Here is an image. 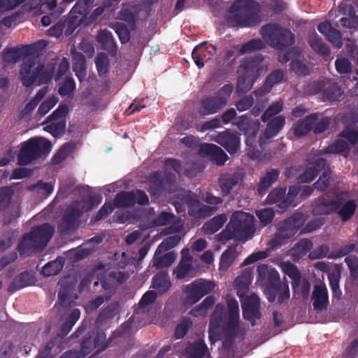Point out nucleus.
<instances>
[{"label":"nucleus","instance_id":"f257e3e1","mask_svg":"<svg viewBox=\"0 0 358 358\" xmlns=\"http://www.w3.org/2000/svg\"><path fill=\"white\" fill-rule=\"evenodd\" d=\"M37 64V58L31 57L26 59L21 65L20 79L22 84L31 87L33 85L48 84L55 73L53 64Z\"/></svg>","mask_w":358,"mask_h":358},{"label":"nucleus","instance_id":"f03ea898","mask_svg":"<svg viewBox=\"0 0 358 358\" xmlns=\"http://www.w3.org/2000/svg\"><path fill=\"white\" fill-rule=\"evenodd\" d=\"M261 5L254 0H238L230 8L233 13L228 22L234 27H254L261 22Z\"/></svg>","mask_w":358,"mask_h":358},{"label":"nucleus","instance_id":"7ed1b4c3","mask_svg":"<svg viewBox=\"0 0 358 358\" xmlns=\"http://www.w3.org/2000/svg\"><path fill=\"white\" fill-rule=\"evenodd\" d=\"M239 306L235 299L227 301V309L224 304L219 303L215 306L213 317L219 322L224 320L223 331L227 340L233 342L239 331Z\"/></svg>","mask_w":358,"mask_h":358},{"label":"nucleus","instance_id":"20e7f679","mask_svg":"<svg viewBox=\"0 0 358 358\" xmlns=\"http://www.w3.org/2000/svg\"><path fill=\"white\" fill-rule=\"evenodd\" d=\"M52 149L51 142L43 137L31 138L22 144L17 156V164L27 166L48 154Z\"/></svg>","mask_w":358,"mask_h":358},{"label":"nucleus","instance_id":"39448f33","mask_svg":"<svg viewBox=\"0 0 358 358\" xmlns=\"http://www.w3.org/2000/svg\"><path fill=\"white\" fill-rule=\"evenodd\" d=\"M259 32L264 41L276 50H282L295 42L294 34L277 23L264 24Z\"/></svg>","mask_w":358,"mask_h":358},{"label":"nucleus","instance_id":"423d86ee","mask_svg":"<svg viewBox=\"0 0 358 358\" xmlns=\"http://www.w3.org/2000/svg\"><path fill=\"white\" fill-rule=\"evenodd\" d=\"M305 222L304 215L296 212L283 222L278 224V231L275 234L272 243L273 246L282 245L285 240L294 236Z\"/></svg>","mask_w":358,"mask_h":358},{"label":"nucleus","instance_id":"0eeeda50","mask_svg":"<svg viewBox=\"0 0 358 358\" xmlns=\"http://www.w3.org/2000/svg\"><path fill=\"white\" fill-rule=\"evenodd\" d=\"M69 108L66 104L61 103L42 123L45 125L44 131L50 134L54 138H59L64 135L66 129V116Z\"/></svg>","mask_w":358,"mask_h":358},{"label":"nucleus","instance_id":"6e6552de","mask_svg":"<svg viewBox=\"0 0 358 358\" xmlns=\"http://www.w3.org/2000/svg\"><path fill=\"white\" fill-rule=\"evenodd\" d=\"M267 282L268 285L264 292L269 302L273 303L277 299L278 303L282 304L289 299L288 282H281L279 273L276 271L269 274Z\"/></svg>","mask_w":358,"mask_h":358},{"label":"nucleus","instance_id":"1a4fd4ad","mask_svg":"<svg viewBox=\"0 0 358 358\" xmlns=\"http://www.w3.org/2000/svg\"><path fill=\"white\" fill-rule=\"evenodd\" d=\"M229 222L237 241H248L255 231L254 217L247 213H234Z\"/></svg>","mask_w":358,"mask_h":358},{"label":"nucleus","instance_id":"9d476101","mask_svg":"<svg viewBox=\"0 0 358 358\" xmlns=\"http://www.w3.org/2000/svg\"><path fill=\"white\" fill-rule=\"evenodd\" d=\"M215 287L213 282L203 278L196 279L185 285L182 291L186 294V303L193 305L197 303L203 296L210 293Z\"/></svg>","mask_w":358,"mask_h":358},{"label":"nucleus","instance_id":"9b49d317","mask_svg":"<svg viewBox=\"0 0 358 358\" xmlns=\"http://www.w3.org/2000/svg\"><path fill=\"white\" fill-rule=\"evenodd\" d=\"M113 202L115 208L133 207L136 203L145 206L149 203V198L141 189L122 191L115 195Z\"/></svg>","mask_w":358,"mask_h":358},{"label":"nucleus","instance_id":"f8f14e48","mask_svg":"<svg viewBox=\"0 0 358 358\" xmlns=\"http://www.w3.org/2000/svg\"><path fill=\"white\" fill-rule=\"evenodd\" d=\"M264 60V56L260 54L245 57L241 61V64L238 66V72L257 80L266 71Z\"/></svg>","mask_w":358,"mask_h":358},{"label":"nucleus","instance_id":"ddd939ff","mask_svg":"<svg viewBox=\"0 0 358 358\" xmlns=\"http://www.w3.org/2000/svg\"><path fill=\"white\" fill-rule=\"evenodd\" d=\"M182 201L187 206L189 215L196 219L210 217L217 210L215 207L201 203L197 197L192 193L183 196Z\"/></svg>","mask_w":358,"mask_h":358},{"label":"nucleus","instance_id":"4468645a","mask_svg":"<svg viewBox=\"0 0 358 358\" xmlns=\"http://www.w3.org/2000/svg\"><path fill=\"white\" fill-rule=\"evenodd\" d=\"M83 214V209L78 201H73L66 209L63 215L61 227L65 232L75 229L78 224L80 217Z\"/></svg>","mask_w":358,"mask_h":358},{"label":"nucleus","instance_id":"2eb2a0df","mask_svg":"<svg viewBox=\"0 0 358 358\" xmlns=\"http://www.w3.org/2000/svg\"><path fill=\"white\" fill-rule=\"evenodd\" d=\"M343 192L336 195L334 199L328 200L324 197L318 198L313 207V213L316 215H329L338 210L343 203Z\"/></svg>","mask_w":358,"mask_h":358},{"label":"nucleus","instance_id":"dca6fc26","mask_svg":"<svg viewBox=\"0 0 358 358\" xmlns=\"http://www.w3.org/2000/svg\"><path fill=\"white\" fill-rule=\"evenodd\" d=\"M198 154L202 157L208 158L217 166L224 165L229 158L221 148L206 143L200 145Z\"/></svg>","mask_w":358,"mask_h":358},{"label":"nucleus","instance_id":"f3484780","mask_svg":"<svg viewBox=\"0 0 358 358\" xmlns=\"http://www.w3.org/2000/svg\"><path fill=\"white\" fill-rule=\"evenodd\" d=\"M175 179L176 177L173 174H167L162 177L158 171L153 173L150 179L151 194L159 196L164 192H170V186L173 185Z\"/></svg>","mask_w":358,"mask_h":358},{"label":"nucleus","instance_id":"a211bd4d","mask_svg":"<svg viewBox=\"0 0 358 358\" xmlns=\"http://www.w3.org/2000/svg\"><path fill=\"white\" fill-rule=\"evenodd\" d=\"M267 126L264 131L263 136H259L258 143L261 148H262L267 141L275 137L282 129L285 124V117L279 115L274 117L267 121Z\"/></svg>","mask_w":358,"mask_h":358},{"label":"nucleus","instance_id":"6ab92c4d","mask_svg":"<svg viewBox=\"0 0 358 358\" xmlns=\"http://www.w3.org/2000/svg\"><path fill=\"white\" fill-rule=\"evenodd\" d=\"M241 180V175L237 172L221 173L217 182L222 196L229 195Z\"/></svg>","mask_w":358,"mask_h":358},{"label":"nucleus","instance_id":"aec40b11","mask_svg":"<svg viewBox=\"0 0 358 358\" xmlns=\"http://www.w3.org/2000/svg\"><path fill=\"white\" fill-rule=\"evenodd\" d=\"M55 233V228L49 223H44L31 229L29 234L44 249L51 240Z\"/></svg>","mask_w":358,"mask_h":358},{"label":"nucleus","instance_id":"412c9836","mask_svg":"<svg viewBox=\"0 0 358 358\" xmlns=\"http://www.w3.org/2000/svg\"><path fill=\"white\" fill-rule=\"evenodd\" d=\"M216 141L230 154H235L240 147V138L229 130L220 133Z\"/></svg>","mask_w":358,"mask_h":358},{"label":"nucleus","instance_id":"4be33fe9","mask_svg":"<svg viewBox=\"0 0 358 358\" xmlns=\"http://www.w3.org/2000/svg\"><path fill=\"white\" fill-rule=\"evenodd\" d=\"M181 255L182 259L179 264L173 269V274L178 279L193 277L194 270L191 263L192 257L189 255V250L187 248L182 249Z\"/></svg>","mask_w":358,"mask_h":358},{"label":"nucleus","instance_id":"5701e85b","mask_svg":"<svg viewBox=\"0 0 358 358\" xmlns=\"http://www.w3.org/2000/svg\"><path fill=\"white\" fill-rule=\"evenodd\" d=\"M224 107L217 97L210 95L200 100L198 111L201 116H206L220 112Z\"/></svg>","mask_w":358,"mask_h":358},{"label":"nucleus","instance_id":"b1692460","mask_svg":"<svg viewBox=\"0 0 358 358\" xmlns=\"http://www.w3.org/2000/svg\"><path fill=\"white\" fill-rule=\"evenodd\" d=\"M43 249L37 241L29 233L23 235L19 241L17 250L21 256L29 257L32 254L42 251Z\"/></svg>","mask_w":358,"mask_h":358},{"label":"nucleus","instance_id":"393cba45","mask_svg":"<svg viewBox=\"0 0 358 358\" xmlns=\"http://www.w3.org/2000/svg\"><path fill=\"white\" fill-rule=\"evenodd\" d=\"M94 1V0H78L66 19V23L70 26H73L74 29L78 28L79 26H77V23H78L79 19L76 15L82 16L87 15Z\"/></svg>","mask_w":358,"mask_h":358},{"label":"nucleus","instance_id":"a878e982","mask_svg":"<svg viewBox=\"0 0 358 358\" xmlns=\"http://www.w3.org/2000/svg\"><path fill=\"white\" fill-rule=\"evenodd\" d=\"M317 30L324 35L326 38L337 48L343 45L342 35L341 31L334 28L331 22L326 20L317 25Z\"/></svg>","mask_w":358,"mask_h":358},{"label":"nucleus","instance_id":"bb28decb","mask_svg":"<svg viewBox=\"0 0 358 358\" xmlns=\"http://www.w3.org/2000/svg\"><path fill=\"white\" fill-rule=\"evenodd\" d=\"M241 118L242 120L238 122V128L246 137L245 144L252 146L259 130V123L257 121L249 120L245 115H243Z\"/></svg>","mask_w":358,"mask_h":358},{"label":"nucleus","instance_id":"cd10ccee","mask_svg":"<svg viewBox=\"0 0 358 358\" xmlns=\"http://www.w3.org/2000/svg\"><path fill=\"white\" fill-rule=\"evenodd\" d=\"M313 306L317 310H326L329 304L328 291L325 285H317L312 293Z\"/></svg>","mask_w":358,"mask_h":358},{"label":"nucleus","instance_id":"c85d7f7f","mask_svg":"<svg viewBox=\"0 0 358 358\" xmlns=\"http://www.w3.org/2000/svg\"><path fill=\"white\" fill-rule=\"evenodd\" d=\"M313 242L308 238L300 239L294 246L289 250V255L292 259L296 262L310 252L313 248Z\"/></svg>","mask_w":358,"mask_h":358},{"label":"nucleus","instance_id":"c756f323","mask_svg":"<svg viewBox=\"0 0 358 358\" xmlns=\"http://www.w3.org/2000/svg\"><path fill=\"white\" fill-rule=\"evenodd\" d=\"M280 171L278 169H271L267 171L259 180L257 185L258 194L264 195L268 189L275 183L279 178Z\"/></svg>","mask_w":358,"mask_h":358},{"label":"nucleus","instance_id":"7c9ffc66","mask_svg":"<svg viewBox=\"0 0 358 358\" xmlns=\"http://www.w3.org/2000/svg\"><path fill=\"white\" fill-rule=\"evenodd\" d=\"M186 358H203L208 353V348L205 342L199 339L189 343L185 349Z\"/></svg>","mask_w":358,"mask_h":358},{"label":"nucleus","instance_id":"2f4dec72","mask_svg":"<svg viewBox=\"0 0 358 358\" xmlns=\"http://www.w3.org/2000/svg\"><path fill=\"white\" fill-rule=\"evenodd\" d=\"M34 282V278L33 275L25 271L15 276L8 286V290L9 292L13 293L17 290L31 285Z\"/></svg>","mask_w":358,"mask_h":358},{"label":"nucleus","instance_id":"473e14b6","mask_svg":"<svg viewBox=\"0 0 358 358\" xmlns=\"http://www.w3.org/2000/svg\"><path fill=\"white\" fill-rule=\"evenodd\" d=\"M318 120V115L313 113L305 119L299 120L294 127V134L297 137H302L308 134L313 128V125Z\"/></svg>","mask_w":358,"mask_h":358},{"label":"nucleus","instance_id":"72a5a7b5","mask_svg":"<svg viewBox=\"0 0 358 358\" xmlns=\"http://www.w3.org/2000/svg\"><path fill=\"white\" fill-rule=\"evenodd\" d=\"M282 268L285 274L288 275L292 280V287L293 292H299V287L301 282V274L296 266L289 262H287L282 264Z\"/></svg>","mask_w":358,"mask_h":358},{"label":"nucleus","instance_id":"f704fd0d","mask_svg":"<svg viewBox=\"0 0 358 358\" xmlns=\"http://www.w3.org/2000/svg\"><path fill=\"white\" fill-rule=\"evenodd\" d=\"M308 43L317 55L323 57H329L330 55L331 50L329 47L316 33L308 36Z\"/></svg>","mask_w":358,"mask_h":358},{"label":"nucleus","instance_id":"c9c22d12","mask_svg":"<svg viewBox=\"0 0 358 358\" xmlns=\"http://www.w3.org/2000/svg\"><path fill=\"white\" fill-rule=\"evenodd\" d=\"M171 286L169 277L166 272L160 271L155 274L152 278L151 287L155 289L160 294L168 292Z\"/></svg>","mask_w":358,"mask_h":358},{"label":"nucleus","instance_id":"e433bc0d","mask_svg":"<svg viewBox=\"0 0 358 358\" xmlns=\"http://www.w3.org/2000/svg\"><path fill=\"white\" fill-rule=\"evenodd\" d=\"M96 41L108 53L111 55L116 53L117 45L111 32L107 30H101L96 36Z\"/></svg>","mask_w":358,"mask_h":358},{"label":"nucleus","instance_id":"4c0bfd02","mask_svg":"<svg viewBox=\"0 0 358 358\" xmlns=\"http://www.w3.org/2000/svg\"><path fill=\"white\" fill-rule=\"evenodd\" d=\"M165 251H158L157 248L153 257V266L157 268H163L171 266L176 260V255L173 252L162 255Z\"/></svg>","mask_w":358,"mask_h":358},{"label":"nucleus","instance_id":"58836bf2","mask_svg":"<svg viewBox=\"0 0 358 358\" xmlns=\"http://www.w3.org/2000/svg\"><path fill=\"white\" fill-rule=\"evenodd\" d=\"M227 220V217L225 214L217 215L206 222L202 229L206 234H213L223 227Z\"/></svg>","mask_w":358,"mask_h":358},{"label":"nucleus","instance_id":"ea45409f","mask_svg":"<svg viewBox=\"0 0 358 358\" xmlns=\"http://www.w3.org/2000/svg\"><path fill=\"white\" fill-rule=\"evenodd\" d=\"M206 42H203L196 46L192 53V59L199 69L204 66V62L209 59V52L206 47Z\"/></svg>","mask_w":358,"mask_h":358},{"label":"nucleus","instance_id":"a19ab883","mask_svg":"<svg viewBox=\"0 0 358 358\" xmlns=\"http://www.w3.org/2000/svg\"><path fill=\"white\" fill-rule=\"evenodd\" d=\"M64 263V259L62 257H58L55 260L46 264L43 267L41 273L46 277L56 275L62 270Z\"/></svg>","mask_w":358,"mask_h":358},{"label":"nucleus","instance_id":"79ce46f5","mask_svg":"<svg viewBox=\"0 0 358 358\" xmlns=\"http://www.w3.org/2000/svg\"><path fill=\"white\" fill-rule=\"evenodd\" d=\"M257 80L245 74L241 73L238 77L236 92L241 96L249 92Z\"/></svg>","mask_w":358,"mask_h":358},{"label":"nucleus","instance_id":"37998d69","mask_svg":"<svg viewBox=\"0 0 358 358\" xmlns=\"http://www.w3.org/2000/svg\"><path fill=\"white\" fill-rule=\"evenodd\" d=\"M110 6L111 3H104L103 6H99L91 14H89L88 13L87 15L81 16L79 19L78 23H77V26L87 27L91 25L103 14L105 8Z\"/></svg>","mask_w":358,"mask_h":358},{"label":"nucleus","instance_id":"c03bdc74","mask_svg":"<svg viewBox=\"0 0 358 358\" xmlns=\"http://www.w3.org/2000/svg\"><path fill=\"white\" fill-rule=\"evenodd\" d=\"M343 91L336 83H329L322 90L324 98L329 101H336L341 96Z\"/></svg>","mask_w":358,"mask_h":358},{"label":"nucleus","instance_id":"a18cd8bd","mask_svg":"<svg viewBox=\"0 0 358 358\" xmlns=\"http://www.w3.org/2000/svg\"><path fill=\"white\" fill-rule=\"evenodd\" d=\"M157 298V292L154 290L147 291L141 297L138 303V308L143 313L148 312L150 306Z\"/></svg>","mask_w":358,"mask_h":358},{"label":"nucleus","instance_id":"49530a36","mask_svg":"<svg viewBox=\"0 0 358 358\" xmlns=\"http://www.w3.org/2000/svg\"><path fill=\"white\" fill-rule=\"evenodd\" d=\"M349 150V144L343 139H336L330 143L324 150V153L341 154Z\"/></svg>","mask_w":358,"mask_h":358},{"label":"nucleus","instance_id":"de8ad7c7","mask_svg":"<svg viewBox=\"0 0 358 358\" xmlns=\"http://www.w3.org/2000/svg\"><path fill=\"white\" fill-rule=\"evenodd\" d=\"M236 258V250L235 247L230 246L221 255L220 268L227 269L234 262Z\"/></svg>","mask_w":358,"mask_h":358},{"label":"nucleus","instance_id":"09e8293b","mask_svg":"<svg viewBox=\"0 0 358 358\" xmlns=\"http://www.w3.org/2000/svg\"><path fill=\"white\" fill-rule=\"evenodd\" d=\"M356 204L353 200L347 201L343 206L342 205L338 209V214L339 215L343 222L349 220L355 214L356 210Z\"/></svg>","mask_w":358,"mask_h":358},{"label":"nucleus","instance_id":"8fccbe9b","mask_svg":"<svg viewBox=\"0 0 358 358\" xmlns=\"http://www.w3.org/2000/svg\"><path fill=\"white\" fill-rule=\"evenodd\" d=\"M27 189L31 192H37L43 196L48 197L52 193L54 187L50 182L39 180L37 183L29 186Z\"/></svg>","mask_w":358,"mask_h":358},{"label":"nucleus","instance_id":"3c124183","mask_svg":"<svg viewBox=\"0 0 358 358\" xmlns=\"http://www.w3.org/2000/svg\"><path fill=\"white\" fill-rule=\"evenodd\" d=\"M110 27L117 34L120 42L122 44H126L130 40V32L127 26L123 22H115Z\"/></svg>","mask_w":358,"mask_h":358},{"label":"nucleus","instance_id":"603ef678","mask_svg":"<svg viewBox=\"0 0 358 358\" xmlns=\"http://www.w3.org/2000/svg\"><path fill=\"white\" fill-rule=\"evenodd\" d=\"M265 48V44L260 38H253L242 45L239 50L241 55L259 50Z\"/></svg>","mask_w":358,"mask_h":358},{"label":"nucleus","instance_id":"864d4df0","mask_svg":"<svg viewBox=\"0 0 358 358\" xmlns=\"http://www.w3.org/2000/svg\"><path fill=\"white\" fill-rule=\"evenodd\" d=\"M76 84L72 77H67L61 83L58 89V94L62 96H70L76 90Z\"/></svg>","mask_w":358,"mask_h":358},{"label":"nucleus","instance_id":"5fc2aeb1","mask_svg":"<svg viewBox=\"0 0 358 358\" xmlns=\"http://www.w3.org/2000/svg\"><path fill=\"white\" fill-rule=\"evenodd\" d=\"M286 188L278 187L273 189L267 196L266 202L268 204L278 203V207L280 208L281 202L285 198Z\"/></svg>","mask_w":358,"mask_h":358},{"label":"nucleus","instance_id":"6e6d98bb","mask_svg":"<svg viewBox=\"0 0 358 358\" xmlns=\"http://www.w3.org/2000/svg\"><path fill=\"white\" fill-rule=\"evenodd\" d=\"M14 190L10 187L0 188V210L6 209L10 203Z\"/></svg>","mask_w":358,"mask_h":358},{"label":"nucleus","instance_id":"4d7b16f0","mask_svg":"<svg viewBox=\"0 0 358 358\" xmlns=\"http://www.w3.org/2000/svg\"><path fill=\"white\" fill-rule=\"evenodd\" d=\"M243 316L246 320H248L252 326L255 325L257 320L260 319V308L242 306Z\"/></svg>","mask_w":358,"mask_h":358},{"label":"nucleus","instance_id":"13d9d810","mask_svg":"<svg viewBox=\"0 0 358 358\" xmlns=\"http://www.w3.org/2000/svg\"><path fill=\"white\" fill-rule=\"evenodd\" d=\"M95 64L99 75L105 76L109 71V60L105 53H99L95 59Z\"/></svg>","mask_w":358,"mask_h":358},{"label":"nucleus","instance_id":"bf43d9fd","mask_svg":"<svg viewBox=\"0 0 358 358\" xmlns=\"http://www.w3.org/2000/svg\"><path fill=\"white\" fill-rule=\"evenodd\" d=\"M331 171L324 170L319 179L313 184V186L320 192L326 191L331 183Z\"/></svg>","mask_w":358,"mask_h":358},{"label":"nucleus","instance_id":"052dcab7","mask_svg":"<svg viewBox=\"0 0 358 358\" xmlns=\"http://www.w3.org/2000/svg\"><path fill=\"white\" fill-rule=\"evenodd\" d=\"M57 102L58 99L54 96L45 99L39 106L36 116L39 118L44 116L57 104Z\"/></svg>","mask_w":358,"mask_h":358},{"label":"nucleus","instance_id":"680f3d73","mask_svg":"<svg viewBox=\"0 0 358 358\" xmlns=\"http://www.w3.org/2000/svg\"><path fill=\"white\" fill-rule=\"evenodd\" d=\"M234 87L231 84H225L215 92L214 96L225 106L228 102V99L231 96Z\"/></svg>","mask_w":358,"mask_h":358},{"label":"nucleus","instance_id":"e2e57ef3","mask_svg":"<svg viewBox=\"0 0 358 358\" xmlns=\"http://www.w3.org/2000/svg\"><path fill=\"white\" fill-rule=\"evenodd\" d=\"M300 192V188L298 186H290L288 190V193L285 194V198L281 202L280 208L285 209L290 206L294 202L295 198Z\"/></svg>","mask_w":358,"mask_h":358},{"label":"nucleus","instance_id":"0e129e2a","mask_svg":"<svg viewBox=\"0 0 358 358\" xmlns=\"http://www.w3.org/2000/svg\"><path fill=\"white\" fill-rule=\"evenodd\" d=\"M256 215L261 224L264 226H266L273 221L275 212L272 208H267L257 210Z\"/></svg>","mask_w":358,"mask_h":358},{"label":"nucleus","instance_id":"69168bd1","mask_svg":"<svg viewBox=\"0 0 358 358\" xmlns=\"http://www.w3.org/2000/svg\"><path fill=\"white\" fill-rule=\"evenodd\" d=\"M115 208V206L113 202H106L100 210L92 217V220L95 222L101 220L110 214Z\"/></svg>","mask_w":358,"mask_h":358},{"label":"nucleus","instance_id":"338daca9","mask_svg":"<svg viewBox=\"0 0 358 358\" xmlns=\"http://www.w3.org/2000/svg\"><path fill=\"white\" fill-rule=\"evenodd\" d=\"M282 110V103L280 102H275L271 105L263 113L261 117L262 122H266L270 119H272L273 117Z\"/></svg>","mask_w":358,"mask_h":358},{"label":"nucleus","instance_id":"774afa93","mask_svg":"<svg viewBox=\"0 0 358 358\" xmlns=\"http://www.w3.org/2000/svg\"><path fill=\"white\" fill-rule=\"evenodd\" d=\"M350 273L351 278L355 280H358V257L348 256L345 259Z\"/></svg>","mask_w":358,"mask_h":358}]
</instances>
